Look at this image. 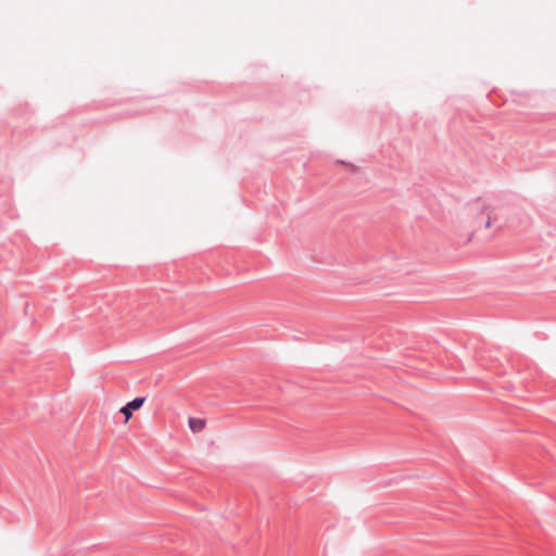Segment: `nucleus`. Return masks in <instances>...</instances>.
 <instances>
[{
    "label": "nucleus",
    "instance_id": "obj_2",
    "mask_svg": "<svg viewBox=\"0 0 556 556\" xmlns=\"http://www.w3.org/2000/svg\"><path fill=\"white\" fill-rule=\"evenodd\" d=\"M144 397H136L135 400L128 402L125 406H123L119 412L125 416V424L129 421L132 416V410H138L144 404Z\"/></svg>",
    "mask_w": 556,
    "mask_h": 556
},
{
    "label": "nucleus",
    "instance_id": "obj_3",
    "mask_svg": "<svg viewBox=\"0 0 556 556\" xmlns=\"http://www.w3.org/2000/svg\"><path fill=\"white\" fill-rule=\"evenodd\" d=\"M188 424L190 430L194 433L201 432L206 426V421L204 419L195 417L189 418Z\"/></svg>",
    "mask_w": 556,
    "mask_h": 556
},
{
    "label": "nucleus",
    "instance_id": "obj_1",
    "mask_svg": "<svg viewBox=\"0 0 556 556\" xmlns=\"http://www.w3.org/2000/svg\"><path fill=\"white\" fill-rule=\"evenodd\" d=\"M470 214L478 216L484 214L486 216L485 229H490L493 223L497 219L496 207L485 200L477 199L470 204Z\"/></svg>",
    "mask_w": 556,
    "mask_h": 556
}]
</instances>
